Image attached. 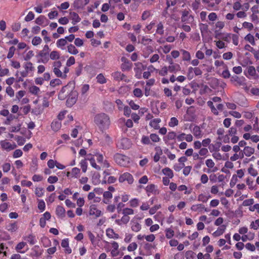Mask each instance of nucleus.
<instances>
[{"mask_svg": "<svg viewBox=\"0 0 259 259\" xmlns=\"http://www.w3.org/2000/svg\"><path fill=\"white\" fill-rule=\"evenodd\" d=\"M94 121L99 128L103 130L108 128L110 124V121L107 114H97Z\"/></svg>", "mask_w": 259, "mask_h": 259, "instance_id": "1", "label": "nucleus"}, {"mask_svg": "<svg viewBox=\"0 0 259 259\" xmlns=\"http://www.w3.org/2000/svg\"><path fill=\"white\" fill-rule=\"evenodd\" d=\"M113 159L115 162L121 166L126 167L130 163V158L121 154H115L113 156Z\"/></svg>", "mask_w": 259, "mask_h": 259, "instance_id": "2", "label": "nucleus"}, {"mask_svg": "<svg viewBox=\"0 0 259 259\" xmlns=\"http://www.w3.org/2000/svg\"><path fill=\"white\" fill-rule=\"evenodd\" d=\"M72 83H68L66 85L63 87L59 94V98L63 100L67 98L68 95L74 91L73 87L71 86Z\"/></svg>", "mask_w": 259, "mask_h": 259, "instance_id": "3", "label": "nucleus"}, {"mask_svg": "<svg viewBox=\"0 0 259 259\" xmlns=\"http://www.w3.org/2000/svg\"><path fill=\"white\" fill-rule=\"evenodd\" d=\"M24 70L20 72L22 77H25L28 75L29 73H32L34 70V67L30 62H25L23 64Z\"/></svg>", "mask_w": 259, "mask_h": 259, "instance_id": "4", "label": "nucleus"}, {"mask_svg": "<svg viewBox=\"0 0 259 259\" xmlns=\"http://www.w3.org/2000/svg\"><path fill=\"white\" fill-rule=\"evenodd\" d=\"M135 67L134 70L135 72V77L140 79L142 77V73L143 70L145 69L146 67L142 63L138 62L135 63Z\"/></svg>", "mask_w": 259, "mask_h": 259, "instance_id": "5", "label": "nucleus"}, {"mask_svg": "<svg viewBox=\"0 0 259 259\" xmlns=\"http://www.w3.org/2000/svg\"><path fill=\"white\" fill-rule=\"evenodd\" d=\"M77 96V93L76 91L72 92L71 94L68 95L66 101V104L68 106L71 107L76 103Z\"/></svg>", "mask_w": 259, "mask_h": 259, "instance_id": "6", "label": "nucleus"}, {"mask_svg": "<svg viewBox=\"0 0 259 259\" xmlns=\"http://www.w3.org/2000/svg\"><path fill=\"white\" fill-rule=\"evenodd\" d=\"M122 64L121 65V69L122 71H129L132 68V63L130 62L127 58L122 57L121 58Z\"/></svg>", "mask_w": 259, "mask_h": 259, "instance_id": "7", "label": "nucleus"}, {"mask_svg": "<svg viewBox=\"0 0 259 259\" xmlns=\"http://www.w3.org/2000/svg\"><path fill=\"white\" fill-rule=\"evenodd\" d=\"M0 144L3 149L7 151H11L15 149L16 145L14 142H11L7 140L1 141Z\"/></svg>", "mask_w": 259, "mask_h": 259, "instance_id": "8", "label": "nucleus"}, {"mask_svg": "<svg viewBox=\"0 0 259 259\" xmlns=\"http://www.w3.org/2000/svg\"><path fill=\"white\" fill-rule=\"evenodd\" d=\"M245 79L244 77H239L237 75H234L231 77V81L233 82L235 86H244Z\"/></svg>", "mask_w": 259, "mask_h": 259, "instance_id": "9", "label": "nucleus"}, {"mask_svg": "<svg viewBox=\"0 0 259 259\" xmlns=\"http://www.w3.org/2000/svg\"><path fill=\"white\" fill-rule=\"evenodd\" d=\"M125 181H127L129 184H132L134 182L133 176L128 172H124L121 175L119 178V182L123 183Z\"/></svg>", "mask_w": 259, "mask_h": 259, "instance_id": "10", "label": "nucleus"}, {"mask_svg": "<svg viewBox=\"0 0 259 259\" xmlns=\"http://www.w3.org/2000/svg\"><path fill=\"white\" fill-rule=\"evenodd\" d=\"M117 107L119 111H123L124 113H130L131 112V110L130 108L127 106L124 105L122 101L120 99H117L115 101Z\"/></svg>", "mask_w": 259, "mask_h": 259, "instance_id": "11", "label": "nucleus"}, {"mask_svg": "<svg viewBox=\"0 0 259 259\" xmlns=\"http://www.w3.org/2000/svg\"><path fill=\"white\" fill-rule=\"evenodd\" d=\"M131 143L127 138H122L118 143V146L120 148L127 149L130 148Z\"/></svg>", "mask_w": 259, "mask_h": 259, "instance_id": "12", "label": "nucleus"}, {"mask_svg": "<svg viewBox=\"0 0 259 259\" xmlns=\"http://www.w3.org/2000/svg\"><path fill=\"white\" fill-rule=\"evenodd\" d=\"M192 211L198 212H202L203 210L207 212L208 210L205 208L204 205L202 204H197L192 205L191 207Z\"/></svg>", "mask_w": 259, "mask_h": 259, "instance_id": "13", "label": "nucleus"}, {"mask_svg": "<svg viewBox=\"0 0 259 259\" xmlns=\"http://www.w3.org/2000/svg\"><path fill=\"white\" fill-rule=\"evenodd\" d=\"M35 23L41 26H45L48 24V20L45 16L40 15L35 21Z\"/></svg>", "mask_w": 259, "mask_h": 259, "instance_id": "14", "label": "nucleus"}, {"mask_svg": "<svg viewBox=\"0 0 259 259\" xmlns=\"http://www.w3.org/2000/svg\"><path fill=\"white\" fill-rule=\"evenodd\" d=\"M56 214L58 218H63L65 217V209L60 205H58L56 208Z\"/></svg>", "mask_w": 259, "mask_h": 259, "instance_id": "15", "label": "nucleus"}, {"mask_svg": "<svg viewBox=\"0 0 259 259\" xmlns=\"http://www.w3.org/2000/svg\"><path fill=\"white\" fill-rule=\"evenodd\" d=\"M89 213L91 215H95L96 217H99L101 215L102 212L98 209L95 205H92L90 206Z\"/></svg>", "mask_w": 259, "mask_h": 259, "instance_id": "16", "label": "nucleus"}, {"mask_svg": "<svg viewBox=\"0 0 259 259\" xmlns=\"http://www.w3.org/2000/svg\"><path fill=\"white\" fill-rule=\"evenodd\" d=\"M70 18L72 20V24L75 25L76 23L80 21L81 18L77 13L74 12H71L70 13Z\"/></svg>", "mask_w": 259, "mask_h": 259, "instance_id": "17", "label": "nucleus"}, {"mask_svg": "<svg viewBox=\"0 0 259 259\" xmlns=\"http://www.w3.org/2000/svg\"><path fill=\"white\" fill-rule=\"evenodd\" d=\"M131 229L132 231L137 232L141 229V225L135 220H133L131 222Z\"/></svg>", "mask_w": 259, "mask_h": 259, "instance_id": "18", "label": "nucleus"}, {"mask_svg": "<svg viewBox=\"0 0 259 259\" xmlns=\"http://www.w3.org/2000/svg\"><path fill=\"white\" fill-rule=\"evenodd\" d=\"M168 71L171 73H176L181 70V67L179 64L174 63L167 67Z\"/></svg>", "mask_w": 259, "mask_h": 259, "instance_id": "19", "label": "nucleus"}, {"mask_svg": "<svg viewBox=\"0 0 259 259\" xmlns=\"http://www.w3.org/2000/svg\"><path fill=\"white\" fill-rule=\"evenodd\" d=\"M226 228V226L225 225H222L220 227H219L217 231L213 233L212 235L214 237H218L221 235H222Z\"/></svg>", "mask_w": 259, "mask_h": 259, "instance_id": "20", "label": "nucleus"}, {"mask_svg": "<svg viewBox=\"0 0 259 259\" xmlns=\"http://www.w3.org/2000/svg\"><path fill=\"white\" fill-rule=\"evenodd\" d=\"M61 127V122L57 120H54L51 123V128L54 132L58 131Z\"/></svg>", "mask_w": 259, "mask_h": 259, "instance_id": "21", "label": "nucleus"}, {"mask_svg": "<svg viewBox=\"0 0 259 259\" xmlns=\"http://www.w3.org/2000/svg\"><path fill=\"white\" fill-rule=\"evenodd\" d=\"M254 148L249 147L245 146L243 149V152L245 156L247 157L250 156L254 152Z\"/></svg>", "mask_w": 259, "mask_h": 259, "instance_id": "22", "label": "nucleus"}, {"mask_svg": "<svg viewBox=\"0 0 259 259\" xmlns=\"http://www.w3.org/2000/svg\"><path fill=\"white\" fill-rule=\"evenodd\" d=\"M161 120L159 118H155L152 120L150 122V125L153 127L154 128L157 130L160 128V126L159 125V123L160 122Z\"/></svg>", "mask_w": 259, "mask_h": 259, "instance_id": "23", "label": "nucleus"}, {"mask_svg": "<svg viewBox=\"0 0 259 259\" xmlns=\"http://www.w3.org/2000/svg\"><path fill=\"white\" fill-rule=\"evenodd\" d=\"M182 55V60L183 61H189L191 60V55L189 52L185 50H180Z\"/></svg>", "mask_w": 259, "mask_h": 259, "instance_id": "24", "label": "nucleus"}, {"mask_svg": "<svg viewBox=\"0 0 259 259\" xmlns=\"http://www.w3.org/2000/svg\"><path fill=\"white\" fill-rule=\"evenodd\" d=\"M29 91L31 94L36 96L38 95L40 93L39 88L35 85L29 87Z\"/></svg>", "mask_w": 259, "mask_h": 259, "instance_id": "25", "label": "nucleus"}, {"mask_svg": "<svg viewBox=\"0 0 259 259\" xmlns=\"http://www.w3.org/2000/svg\"><path fill=\"white\" fill-rule=\"evenodd\" d=\"M192 133L197 138H200L202 137V132L198 126H195L193 129Z\"/></svg>", "mask_w": 259, "mask_h": 259, "instance_id": "26", "label": "nucleus"}, {"mask_svg": "<svg viewBox=\"0 0 259 259\" xmlns=\"http://www.w3.org/2000/svg\"><path fill=\"white\" fill-rule=\"evenodd\" d=\"M49 50H50V48H49L48 45H45L43 49L41 51H39V52L38 53V54L37 55V56H48Z\"/></svg>", "mask_w": 259, "mask_h": 259, "instance_id": "27", "label": "nucleus"}, {"mask_svg": "<svg viewBox=\"0 0 259 259\" xmlns=\"http://www.w3.org/2000/svg\"><path fill=\"white\" fill-rule=\"evenodd\" d=\"M49 57L51 60H56L60 58V53L57 51H53L50 53Z\"/></svg>", "mask_w": 259, "mask_h": 259, "instance_id": "28", "label": "nucleus"}, {"mask_svg": "<svg viewBox=\"0 0 259 259\" xmlns=\"http://www.w3.org/2000/svg\"><path fill=\"white\" fill-rule=\"evenodd\" d=\"M244 39L249 42L251 45L255 46V42L254 36L250 33L247 34L245 37Z\"/></svg>", "mask_w": 259, "mask_h": 259, "instance_id": "29", "label": "nucleus"}, {"mask_svg": "<svg viewBox=\"0 0 259 259\" xmlns=\"http://www.w3.org/2000/svg\"><path fill=\"white\" fill-rule=\"evenodd\" d=\"M97 81L100 84H104L107 82V79L102 73L99 74L97 77Z\"/></svg>", "mask_w": 259, "mask_h": 259, "instance_id": "30", "label": "nucleus"}, {"mask_svg": "<svg viewBox=\"0 0 259 259\" xmlns=\"http://www.w3.org/2000/svg\"><path fill=\"white\" fill-rule=\"evenodd\" d=\"M67 51L68 53L72 55H76L78 53V50L75 48V47L70 44L67 47Z\"/></svg>", "mask_w": 259, "mask_h": 259, "instance_id": "31", "label": "nucleus"}, {"mask_svg": "<svg viewBox=\"0 0 259 259\" xmlns=\"http://www.w3.org/2000/svg\"><path fill=\"white\" fill-rule=\"evenodd\" d=\"M67 44V41L65 38H61L57 40L56 46L58 48L63 49V47Z\"/></svg>", "mask_w": 259, "mask_h": 259, "instance_id": "32", "label": "nucleus"}, {"mask_svg": "<svg viewBox=\"0 0 259 259\" xmlns=\"http://www.w3.org/2000/svg\"><path fill=\"white\" fill-rule=\"evenodd\" d=\"M162 172L165 176H167L169 178H172L174 177V174L171 169L169 167H165L162 169Z\"/></svg>", "mask_w": 259, "mask_h": 259, "instance_id": "33", "label": "nucleus"}, {"mask_svg": "<svg viewBox=\"0 0 259 259\" xmlns=\"http://www.w3.org/2000/svg\"><path fill=\"white\" fill-rule=\"evenodd\" d=\"M100 175L99 173H95L92 177V182L95 185H98L100 182Z\"/></svg>", "mask_w": 259, "mask_h": 259, "instance_id": "34", "label": "nucleus"}, {"mask_svg": "<svg viewBox=\"0 0 259 259\" xmlns=\"http://www.w3.org/2000/svg\"><path fill=\"white\" fill-rule=\"evenodd\" d=\"M156 32L160 35H163L164 33V27L162 23L160 22L157 25Z\"/></svg>", "mask_w": 259, "mask_h": 259, "instance_id": "35", "label": "nucleus"}, {"mask_svg": "<svg viewBox=\"0 0 259 259\" xmlns=\"http://www.w3.org/2000/svg\"><path fill=\"white\" fill-rule=\"evenodd\" d=\"M168 69L167 66H164L162 67L161 69L158 70L157 73H158L160 76H164L168 73Z\"/></svg>", "mask_w": 259, "mask_h": 259, "instance_id": "36", "label": "nucleus"}, {"mask_svg": "<svg viewBox=\"0 0 259 259\" xmlns=\"http://www.w3.org/2000/svg\"><path fill=\"white\" fill-rule=\"evenodd\" d=\"M25 239L31 245L34 244L36 242L35 237L33 235H29L25 237Z\"/></svg>", "mask_w": 259, "mask_h": 259, "instance_id": "37", "label": "nucleus"}, {"mask_svg": "<svg viewBox=\"0 0 259 259\" xmlns=\"http://www.w3.org/2000/svg\"><path fill=\"white\" fill-rule=\"evenodd\" d=\"M53 70L54 74L57 77L61 78H65L66 77V75L63 74L62 72L60 70V68H57L56 67L53 68Z\"/></svg>", "mask_w": 259, "mask_h": 259, "instance_id": "38", "label": "nucleus"}, {"mask_svg": "<svg viewBox=\"0 0 259 259\" xmlns=\"http://www.w3.org/2000/svg\"><path fill=\"white\" fill-rule=\"evenodd\" d=\"M42 42V39L39 36H34L32 39V44L36 46L40 45Z\"/></svg>", "mask_w": 259, "mask_h": 259, "instance_id": "39", "label": "nucleus"}, {"mask_svg": "<svg viewBox=\"0 0 259 259\" xmlns=\"http://www.w3.org/2000/svg\"><path fill=\"white\" fill-rule=\"evenodd\" d=\"M134 96L137 98H141L143 96V93L142 91L139 88H136L133 91Z\"/></svg>", "mask_w": 259, "mask_h": 259, "instance_id": "40", "label": "nucleus"}, {"mask_svg": "<svg viewBox=\"0 0 259 259\" xmlns=\"http://www.w3.org/2000/svg\"><path fill=\"white\" fill-rule=\"evenodd\" d=\"M7 229L8 231L12 232H15L16 230V225L15 222L10 223L7 226Z\"/></svg>", "mask_w": 259, "mask_h": 259, "instance_id": "41", "label": "nucleus"}, {"mask_svg": "<svg viewBox=\"0 0 259 259\" xmlns=\"http://www.w3.org/2000/svg\"><path fill=\"white\" fill-rule=\"evenodd\" d=\"M120 73L121 72L120 71H115L111 74V76L113 78V79L119 81H120Z\"/></svg>", "mask_w": 259, "mask_h": 259, "instance_id": "42", "label": "nucleus"}, {"mask_svg": "<svg viewBox=\"0 0 259 259\" xmlns=\"http://www.w3.org/2000/svg\"><path fill=\"white\" fill-rule=\"evenodd\" d=\"M247 73L251 76H254L256 74V70L254 66H250L247 68Z\"/></svg>", "mask_w": 259, "mask_h": 259, "instance_id": "43", "label": "nucleus"}, {"mask_svg": "<svg viewBox=\"0 0 259 259\" xmlns=\"http://www.w3.org/2000/svg\"><path fill=\"white\" fill-rule=\"evenodd\" d=\"M61 83L62 81L60 79L56 78L51 80L50 84L51 87H55L61 84Z\"/></svg>", "mask_w": 259, "mask_h": 259, "instance_id": "44", "label": "nucleus"}, {"mask_svg": "<svg viewBox=\"0 0 259 259\" xmlns=\"http://www.w3.org/2000/svg\"><path fill=\"white\" fill-rule=\"evenodd\" d=\"M202 1L208 9H212L215 7V4L213 2H211L209 0H202Z\"/></svg>", "mask_w": 259, "mask_h": 259, "instance_id": "45", "label": "nucleus"}, {"mask_svg": "<svg viewBox=\"0 0 259 259\" xmlns=\"http://www.w3.org/2000/svg\"><path fill=\"white\" fill-rule=\"evenodd\" d=\"M231 39L232 42L235 46H238L239 44V35L237 34H232Z\"/></svg>", "mask_w": 259, "mask_h": 259, "instance_id": "46", "label": "nucleus"}, {"mask_svg": "<svg viewBox=\"0 0 259 259\" xmlns=\"http://www.w3.org/2000/svg\"><path fill=\"white\" fill-rule=\"evenodd\" d=\"M73 6L76 9H80L84 7L81 0H75L73 3Z\"/></svg>", "mask_w": 259, "mask_h": 259, "instance_id": "47", "label": "nucleus"}, {"mask_svg": "<svg viewBox=\"0 0 259 259\" xmlns=\"http://www.w3.org/2000/svg\"><path fill=\"white\" fill-rule=\"evenodd\" d=\"M165 232V236L168 239L171 238L174 235V231L170 228L166 229Z\"/></svg>", "mask_w": 259, "mask_h": 259, "instance_id": "48", "label": "nucleus"}, {"mask_svg": "<svg viewBox=\"0 0 259 259\" xmlns=\"http://www.w3.org/2000/svg\"><path fill=\"white\" fill-rule=\"evenodd\" d=\"M88 159L90 160L91 164L93 167H94L95 168H96L97 170L101 169L100 166H99V165H98L96 164L94 158H93V157L89 158V157Z\"/></svg>", "mask_w": 259, "mask_h": 259, "instance_id": "49", "label": "nucleus"}, {"mask_svg": "<svg viewBox=\"0 0 259 259\" xmlns=\"http://www.w3.org/2000/svg\"><path fill=\"white\" fill-rule=\"evenodd\" d=\"M141 142L144 145H149L151 144L150 137L146 136H142Z\"/></svg>", "mask_w": 259, "mask_h": 259, "instance_id": "50", "label": "nucleus"}, {"mask_svg": "<svg viewBox=\"0 0 259 259\" xmlns=\"http://www.w3.org/2000/svg\"><path fill=\"white\" fill-rule=\"evenodd\" d=\"M80 172V169L77 167H74L72 169L71 176L72 177L78 178Z\"/></svg>", "mask_w": 259, "mask_h": 259, "instance_id": "51", "label": "nucleus"}, {"mask_svg": "<svg viewBox=\"0 0 259 259\" xmlns=\"http://www.w3.org/2000/svg\"><path fill=\"white\" fill-rule=\"evenodd\" d=\"M208 106L211 109V111L213 113H218L217 109L215 108L213 105V102L212 101H208L207 102Z\"/></svg>", "mask_w": 259, "mask_h": 259, "instance_id": "52", "label": "nucleus"}, {"mask_svg": "<svg viewBox=\"0 0 259 259\" xmlns=\"http://www.w3.org/2000/svg\"><path fill=\"white\" fill-rule=\"evenodd\" d=\"M190 70H193L196 76L201 75L202 73L201 70L199 67L193 68L190 67Z\"/></svg>", "mask_w": 259, "mask_h": 259, "instance_id": "53", "label": "nucleus"}, {"mask_svg": "<svg viewBox=\"0 0 259 259\" xmlns=\"http://www.w3.org/2000/svg\"><path fill=\"white\" fill-rule=\"evenodd\" d=\"M134 213V210L132 208H125L122 210V214L124 215L127 216L128 215L133 214Z\"/></svg>", "mask_w": 259, "mask_h": 259, "instance_id": "54", "label": "nucleus"}, {"mask_svg": "<svg viewBox=\"0 0 259 259\" xmlns=\"http://www.w3.org/2000/svg\"><path fill=\"white\" fill-rule=\"evenodd\" d=\"M34 18V13L30 11L28 12V14L25 17V20L27 22H29L31 21Z\"/></svg>", "mask_w": 259, "mask_h": 259, "instance_id": "55", "label": "nucleus"}, {"mask_svg": "<svg viewBox=\"0 0 259 259\" xmlns=\"http://www.w3.org/2000/svg\"><path fill=\"white\" fill-rule=\"evenodd\" d=\"M238 181L237 176L233 175L230 181V185L231 187H233L236 184Z\"/></svg>", "mask_w": 259, "mask_h": 259, "instance_id": "56", "label": "nucleus"}, {"mask_svg": "<svg viewBox=\"0 0 259 259\" xmlns=\"http://www.w3.org/2000/svg\"><path fill=\"white\" fill-rule=\"evenodd\" d=\"M46 205L43 200H39L38 203V208L42 212L45 210Z\"/></svg>", "mask_w": 259, "mask_h": 259, "instance_id": "57", "label": "nucleus"}, {"mask_svg": "<svg viewBox=\"0 0 259 259\" xmlns=\"http://www.w3.org/2000/svg\"><path fill=\"white\" fill-rule=\"evenodd\" d=\"M69 7V3L68 2H65L62 3L60 6L57 7L59 10H66Z\"/></svg>", "mask_w": 259, "mask_h": 259, "instance_id": "58", "label": "nucleus"}, {"mask_svg": "<svg viewBox=\"0 0 259 259\" xmlns=\"http://www.w3.org/2000/svg\"><path fill=\"white\" fill-rule=\"evenodd\" d=\"M208 200V197L203 194H201L198 196V200L199 201H201L202 202H206Z\"/></svg>", "mask_w": 259, "mask_h": 259, "instance_id": "59", "label": "nucleus"}, {"mask_svg": "<svg viewBox=\"0 0 259 259\" xmlns=\"http://www.w3.org/2000/svg\"><path fill=\"white\" fill-rule=\"evenodd\" d=\"M139 201L137 198H134L130 201V206L133 207H137L139 205Z\"/></svg>", "mask_w": 259, "mask_h": 259, "instance_id": "60", "label": "nucleus"}, {"mask_svg": "<svg viewBox=\"0 0 259 259\" xmlns=\"http://www.w3.org/2000/svg\"><path fill=\"white\" fill-rule=\"evenodd\" d=\"M178 120L176 117H172L170 119V121L168 123L169 126L170 127H174L178 124Z\"/></svg>", "mask_w": 259, "mask_h": 259, "instance_id": "61", "label": "nucleus"}, {"mask_svg": "<svg viewBox=\"0 0 259 259\" xmlns=\"http://www.w3.org/2000/svg\"><path fill=\"white\" fill-rule=\"evenodd\" d=\"M249 174L252 176L255 177L257 175V171L254 168H253L251 165L248 169Z\"/></svg>", "mask_w": 259, "mask_h": 259, "instance_id": "62", "label": "nucleus"}, {"mask_svg": "<svg viewBox=\"0 0 259 259\" xmlns=\"http://www.w3.org/2000/svg\"><path fill=\"white\" fill-rule=\"evenodd\" d=\"M159 59V56L158 54H155L153 55L149 59L150 63H153L156 62Z\"/></svg>", "mask_w": 259, "mask_h": 259, "instance_id": "63", "label": "nucleus"}, {"mask_svg": "<svg viewBox=\"0 0 259 259\" xmlns=\"http://www.w3.org/2000/svg\"><path fill=\"white\" fill-rule=\"evenodd\" d=\"M250 227L254 230H257L259 227V219L255 220V222H252Z\"/></svg>", "mask_w": 259, "mask_h": 259, "instance_id": "64", "label": "nucleus"}]
</instances>
